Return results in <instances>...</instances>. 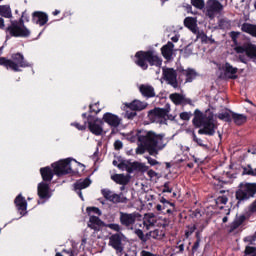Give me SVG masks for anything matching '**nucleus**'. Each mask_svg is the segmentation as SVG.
I'll list each match as a JSON object with an SVG mask.
<instances>
[{
	"label": "nucleus",
	"instance_id": "nucleus-1",
	"mask_svg": "<svg viewBox=\"0 0 256 256\" xmlns=\"http://www.w3.org/2000/svg\"><path fill=\"white\" fill-rule=\"evenodd\" d=\"M165 134H157L154 131L136 130L135 135L131 136L130 141H139L141 145H144L149 155H159V151L165 149L163 144Z\"/></svg>",
	"mask_w": 256,
	"mask_h": 256
},
{
	"label": "nucleus",
	"instance_id": "nucleus-2",
	"mask_svg": "<svg viewBox=\"0 0 256 256\" xmlns=\"http://www.w3.org/2000/svg\"><path fill=\"white\" fill-rule=\"evenodd\" d=\"M193 115L192 125L195 129H199L198 135H208V137H213V135H215V130L217 129L213 111L208 108L203 113L201 110L196 109Z\"/></svg>",
	"mask_w": 256,
	"mask_h": 256
},
{
	"label": "nucleus",
	"instance_id": "nucleus-3",
	"mask_svg": "<svg viewBox=\"0 0 256 256\" xmlns=\"http://www.w3.org/2000/svg\"><path fill=\"white\" fill-rule=\"evenodd\" d=\"M135 58L134 63L140 67V69H143V71H147L149 65L151 67H161V65H163V60L152 50L138 51L135 54Z\"/></svg>",
	"mask_w": 256,
	"mask_h": 256
},
{
	"label": "nucleus",
	"instance_id": "nucleus-4",
	"mask_svg": "<svg viewBox=\"0 0 256 256\" xmlns=\"http://www.w3.org/2000/svg\"><path fill=\"white\" fill-rule=\"evenodd\" d=\"M0 66L5 67V69H11L15 73H19L22 69L27 67H31V64L25 60V56L22 53H14L11 55V59H7L5 57H0Z\"/></svg>",
	"mask_w": 256,
	"mask_h": 256
},
{
	"label": "nucleus",
	"instance_id": "nucleus-5",
	"mask_svg": "<svg viewBox=\"0 0 256 256\" xmlns=\"http://www.w3.org/2000/svg\"><path fill=\"white\" fill-rule=\"evenodd\" d=\"M256 195V183H240L238 189L235 192V198L237 200V207L245 201H249Z\"/></svg>",
	"mask_w": 256,
	"mask_h": 256
},
{
	"label": "nucleus",
	"instance_id": "nucleus-6",
	"mask_svg": "<svg viewBox=\"0 0 256 256\" xmlns=\"http://www.w3.org/2000/svg\"><path fill=\"white\" fill-rule=\"evenodd\" d=\"M118 169H125L127 173H134V171H138L139 173H147L148 177L150 179H153V177H157V172H155L153 169L149 170V166L145 165L141 162H125L122 161L117 165Z\"/></svg>",
	"mask_w": 256,
	"mask_h": 256
},
{
	"label": "nucleus",
	"instance_id": "nucleus-7",
	"mask_svg": "<svg viewBox=\"0 0 256 256\" xmlns=\"http://www.w3.org/2000/svg\"><path fill=\"white\" fill-rule=\"evenodd\" d=\"M5 33H9L10 37H23L27 38L31 36V30L25 26V20L21 16L19 21H11V25L6 27Z\"/></svg>",
	"mask_w": 256,
	"mask_h": 256
},
{
	"label": "nucleus",
	"instance_id": "nucleus-8",
	"mask_svg": "<svg viewBox=\"0 0 256 256\" xmlns=\"http://www.w3.org/2000/svg\"><path fill=\"white\" fill-rule=\"evenodd\" d=\"M71 161H75V159L66 158L52 163L51 167L54 169V174L57 177H63L65 175H77V173H79V169H73V166H71Z\"/></svg>",
	"mask_w": 256,
	"mask_h": 256
},
{
	"label": "nucleus",
	"instance_id": "nucleus-9",
	"mask_svg": "<svg viewBox=\"0 0 256 256\" xmlns=\"http://www.w3.org/2000/svg\"><path fill=\"white\" fill-rule=\"evenodd\" d=\"M119 214L120 225H122V227H125L126 229H133V225H135V223H137V219L141 217V214H139L138 212H120Z\"/></svg>",
	"mask_w": 256,
	"mask_h": 256
},
{
	"label": "nucleus",
	"instance_id": "nucleus-10",
	"mask_svg": "<svg viewBox=\"0 0 256 256\" xmlns=\"http://www.w3.org/2000/svg\"><path fill=\"white\" fill-rule=\"evenodd\" d=\"M87 124L90 133L96 136L103 135V121L101 119L89 114L87 117Z\"/></svg>",
	"mask_w": 256,
	"mask_h": 256
},
{
	"label": "nucleus",
	"instance_id": "nucleus-11",
	"mask_svg": "<svg viewBox=\"0 0 256 256\" xmlns=\"http://www.w3.org/2000/svg\"><path fill=\"white\" fill-rule=\"evenodd\" d=\"M123 239H125V234L120 232L110 236L109 246L116 251L117 254L123 255L125 251V246L123 245Z\"/></svg>",
	"mask_w": 256,
	"mask_h": 256
},
{
	"label": "nucleus",
	"instance_id": "nucleus-12",
	"mask_svg": "<svg viewBox=\"0 0 256 256\" xmlns=\"http://www.w3.org/2000/svg\"><path fill=\"white\" fill-rule=\"evenodd\" d=\"M162 75L163 79L167 82L168 85L173 87V89H179V79H177V70L173 68H163Z\"/></svg>",
	"mask_w": 256,
	"mask_h": 256
},
{
	"label": "nucleus",
	"instance_id": "nucleus-13",
	"mask_svg": "<svg viewBox=\"0 0 256 256\" xmlns=\"http://www.w3.org/2000/svg\"><path fill=\"white\" fill-rule=\"evenodd\" d=\"M236 53H245L249 59H256V45L252 43H244L242 46L234 48Z\"/></svg>",
	"mask_w": 256,
	"mask_h": 256
},
{
	"label": "nucleus",
	"instance_id": "nucleus-14",
	"mask_svg": "<svg viewBox=\"0 0 256 256\" xmlns=\"http://www.w3.org/2000/svg\"><path fill=\"white\" fill-rule=\"evenodd\" d=\"M101 193L104 199L110 201V203H127V197H121V195L113 193L109 189H102Z\"/></svg>",
	"mask_w": 256,
	"mask_h": 256
},
{
	"label": "nucleus",
	"instance_id": "nucleus-15",
	"mask_svg": "<svg viewBox=\"0 0 256 256\" xmlns=\"http://www.w3.org/2000/svg\"><path fill=\"white\" fill-rule=\"evenodd\" d=\"M169 99L174 105H193V100L186 98L185 95L180 93L170 94Z\"/></svg>",
	"mask_w": 256,
	"mask_h": 256
},
{
	"label": "nucleus",
	"instance_id": "nucleus-16",
	"mask_svg": "<svg viewBox=\"0 0 256 256\" xmlns=\"http://www.w3.org/2000/svg\"><path fill=\"white\" fill-rule=\"evenodd\" d=\"M14 205L20 215H27V200L23 197V194H18L16 196L14 199Z\"/></svg>",
	"mask_w": 256,
	"mask_h": 256
},
{
	"label": "nucleus",
	"instance_id": "nucleus-17",
	"mask_svg": "<svg viewBox=\"0 0 256 256\" xmlns=\"http://www.w3.org/2000/svg\"><path fill=\"white\" fill-rule=\"evenodd\" d=\"M169 113V109L167 108H154L148 112V117L151 121H155V119H165Z\"/></svg>",
	"mask_w": 256,
	"mask_h": 256
},
{
	"label": "nucleus",
	"instance_id": "nucleus-18",
	"mask_svg": "<svg viewBox=\"0 0 256 256\" xmlns=\"http://www.w3.org/2000/svg\"><path fill=\"white\" fill-rule=\"evenodd\" d=\"M102 121L110 125V127H119V125H121V118L111 112H106L103 115Z\"/></svg>",
	"mask_w": 256,
	"mask_h": 256
},
{
	"label": "nucleus",
	"instance_id": "nucleus-19",
	"mask_svg": "<svg viewBox=\"0 0 256 256\" xmlns=\"http://www.w3.org/2000/svg\"><path fill=\"white\" fill-rule=\"evenodd\" d=\"M48 21H49V16L47 15V13L41 12V11L33 12L32 22L36 23V25L43 27L44 25H47Z\"/></svg>",
	"mask_w": 256,
	"mask_h": 256
},
{
	"label": "nucleus",
	"instance_id": "nucleus-20",
	"mask_svg": "<svg viewBox=\"0 0 256 256\" xmlns=\"http://www.w3.org/2000/svg\"><path fill=\"white\" fill-rule=\"evenodd\" d=\"M40 175L44 183H51V181H53V177L55 176V170L54 168L51 169L49 166L42 167L40 168Z\"/></svg>",
	"mask_w": 256,
	"mask_h": 256
},
{
	"label": "nucleus",
	"instance_id": "nucleus-21",
	"mask_svg": "<svg viewBox=\"0 0 256 256\" xmlns=\"http://www.w3.org/2000/svg\"><path fill=\"white\" fill-rule=\"evenodd\" d=\"M49 184L47 182H40L38 184V197L39 199H50L51 198V193L50 191Z\"/></svg>",
	"mask_w": 256,
	"mask_h": 256
},
{
	"label": "nucleus",
	"instance_id": "nucleus-22",
	"mask_svg": "<svg viewBox=\"0 0 256 256\" xmlns=\"http://www.w3.org/2000/svg\"><path fill=\"white\" fill-rule=\"evenodd\" d=\"M175 48V44L169 41L161 48L162 57L166 59V61H171L173 59V49Z\"/></svg>",
	"mask_w": 256,
	"mask_h": 256
},
{
	"label": "nucleus",
	"instance_id": "nucleus-23",
	"mask_svg": "<svg viewBox=\"0 0 256 256\" xmlns=\"http://www.w3.org/2000/svg\"><path fill=\"white\" fill-rule=\"evenodd\" d=\"M88 227L93 229V231H100L101 227H105V222L99 219L98 216H90Z\"/></svg>",
	"mask_w": 256,
	"mask_h": 256
},
{
	"label": "nucleus",
	"instance_id": "nucleus-24",
	"mask_svg": "<svg viewBox=\"0 0 256 256\" xmlns=\"http://www.w3.org/2000/svg\"><path fill=\"white\" fill-rule=\"evenodd\" d=\"M139 91L141 95L147 99H152V97H155V88H153L151 85L142 84L139 87Z\"/></svg>",
	"mask_w": 256,
	"mask_h": 256
},
{
	"label": "nucleus",
	"instance_id": "nucleus-25",
	"mask_svg": "<svg viewBox=\"0 0 256 256\" xmlns=\"http://www.w3.org/2000/svg\"><path fill=\"white\" fill-rule=\"evenodd\" d=\"M125 106L127 109H130V111H143L147 109V103L141 102V100H134L130 103H126Z\"/></svg>",
	"mask_w": 256,
	"mask_h": 256
},
{
	"label": "nucleus",
	"instance_id": "nucleus-26",
	"mask_svg": "<svg viewBox=\"0 0 256 256\" xmlns=\"http://www.w3.org/2000/svg\"><path fill=\"white\" fill-rule=\"evenodd\" d=\"M207 5L209 13H221L223 10V4L219 0H210Z\"/></svg>",
	"mask_w": 256,
	"mask_h": 256
},
{
	"label": "nucleus",
	"instance_id": "nucleus-27",
	"mask_svg": "<svg viewBox=\"0 0 256 256\" xmlns=\"http://www.w3.org/2000/svg\"><path fill=\"white\" fill-rule=\"evenodd\" d=\"M224 71L226 75H232L229 77V79H237V72L239 71V69L236 67H233L231 63L226 62L224 64Z\"/></svg>",
	"mask_w": 256,
	"mask_h": 256
},
{
	"label": "nucleus",
	"instance_id": "nucleus-28",
	"mask_svg": "<svg viewBox=\"0 0 256 256\" xmlns=\"http://www.w3.org/2000/svg\"><path fill=\"white\" fill-rule=\"evenodd\" d=\"M244 221H247V216H245V214L237 216L230 225V231H235L236 229H239V227L243 225Z\"/></svg>",
	"mask_w": 256,
	"mask_h": 256
},
{
	"label": "nucleus",
	"instance_id": "nucleus-29",
	"mask_svg": "<svg viewBox=\"0 0 256 256\" xmlns=\"http://www.w3.org/2000/svg\"><path fill=\"white\" fill-rule=\"evenodd\" d=\"M111 180L114 181V183H117V185L129 184V178L124 174H114L111 176Z\"/></svg>",
	"mask_w": 256,
	"mask_h": 256
},
{
	"label": "nucleus",
	"instance_id": "nucleus-30",
	"mask_svg": "<svg viewBox=\"0 0 256 256\" xmlns=\"http://www.w3.org/2000/svg\"><path fill=\"white\" fill-rule=\"evenodd\" d=\"M232 113V119L235 123V125H245L247 123V116L245 114H237L235 112H230Z\"/></svg>",
	"mask_w": 256,
	"mask_h": 256
},
{
	"label": "nucleus",
	"instance_id": "nucleus-31",
	"mask_svg": "<svg viewBox=\"0 0 256 256\" xmlns=\"http://www.w3.org/2000/svg\"><path fill=\"white\" fill-rule=\"evenodd\" d=\"M89 185H91V179L85 178L84 180H78L74 184V189H75V191H81L83 189H87V187H89Z\"/></svg>",
	"mask_w": 256,
	"mask_h": 256
},
{
	"label": "nucleus",
	"instance_id": "nucleus-32",
	"mask_svg": "<svg viewBox=\"0 0 256 256\" xmlns=\"http://www.w3.org/2000/svg\"><path fill=\"white\" fill-rule=\"evenodd\" d=\"M0 16L5 19H11L13 13L11 12V6L9 5H0Z\"/></svg>",
	"mask_w": 256,
	"mask_h": 256
},
{
	"label": "nucleus",
	"instance_id": "nucleus-33",
	"mask_svg": "<svg viewBox=\"0 0 256 256\" xmlns=\"http://www.w3.org/2000/svg\"><path fill=\"white\" fill-rule=\"evenodd\" d=\"M160 203H162V205L167 204V205H170V207H172V208H168L166 210V213H168L169 216L173 215V213H175V211H177V209L175 208V203L169 202V200L165 199V197H162L160 199Z\"/></svg>",
	"mask_w": 256,
	"mask_h": 256
},
{
	"label": "nucleus",
	"instance_id": "nucleus-34",
	"mask_svg": "<svg viewBox=\"0 0 256 256\" xmlns=\"http://www.w3.org/2000/svg\"><path fill=\"white\" fill-rule=\"evenodd\" d=\"M191 137H192V141L196 143L199 147H202L204 149H209V145L204 144L203 139L197 137V134L195 133V131H192Z\"/></svg>",
	"mask_w": 256,
	"mask_h": 256
},
{
	"label": "nucleus",
	"instance_id": "nucleus-35",
	"mask_svg": "<svg viewBox=\"0 0 256 256\" xmlns=\"http://www.w3.org/2000/svg\"><path fill=\"white\" fill-rule=\"evenodd\" d=\"M218 119H220V121H225V123H231L233 121V113H229V112H221L218 114Z\"/></svg>",
	"mask_w": 256,
	"mask_h": 256
},
{
	"label": "nucleus",
	"instance_id": "nucleus-36",
	"mask_svg": "<svg viewBox=\"0 0 256 256\" xmlns=\"http://www.w3.org/2000/svg\"><path fill=\"white\" fill-rule=\"evenodd\" d=\"M135 235L138 237V239L141 241V243H146L149 241V234H145L143 230L141 229H136L134 231Z\"/></svg>",
	"mask_w": 256,
	"mask_h": 256
},
{
	"label": "nucleus",
	"instance_id": "nucleus-37",
	"mask_svg": "<svg viewBox=\"0 0 256 256\" xmlns=\"http://www.w3.org/2000/svg\"><path fill=\"white\" fill-rule=\"evenodd\" d=\"M242 175H249L250 177H256V168H253L250 164L242 168Z\"/></svg>",
	"mask_w": 256,
	"mask_h": 256
},
{
	"label": "nucleus",
	"instance_id": "nucleus-38",
	"mask_svg": "<svg viewBox=\"0 0 256 256\" xmlns=\"http://www.w3.org/2000/svg\"><path fill=\"white\" fill-rule=\"evenodd\" d=\"M184 25L187 27V29H190L191 31H193V29H195V26L197 25V23L195 22V18L186 17L184 19Z\"/></svg>",
	"mask_w": 256,
	"mask_h": 256
},
{
	"label": "nucleus",
	"instance_id": "nucleus-39",
	"mask_svg": "<svg viewBox=\"0 0 256 256\" xmlns=\"http://www.w3.org/2000/svg\"><path fill=\"white\" fill-rule=\"evenodd\" d=\"M197 77V72L191 68L187 69L186 72V83H192L194 79Z\"/></svg>",
	"mask_w": 256,
	"mask_h": 256
},
{
	"label": "nucleus",
	"instance_id": "nucleus-40",
	"mask_svg": "<svg viewBox=\"0 0 256 256\" xmlns=\"http://www.w3.org/2000/svg\"><path fill=\"white\" fill-rule=\"evenodd\" d=\"M86 212L88 213V215H91V213H94L95 215H98V217H101V215H102L101 209H99L95 206L87 207Z\"/></svg>",
	"mask_w": 256,
	"mask_h": 256
},
{
	"label": "nucleus",
	"instance_id": "nucleus-41",
	"mask_svg": "<svg viewBox=\"0 0 256 256\" xmlns=\"http://www.w3.org/2000/svg\"><path fill=\"white\" fill-rule=\"evenodd\" d=\"M191 5L196 9H205V0H191Z\"/></svg>",
	"mask_w": 256,
	"mask_h": 256
},
{
	"label": "nucleus",
	"instance_id": "nucleus-42",
	"mask_svg": "<svg viewBox=\"0 0 256 256\" xmlns=\"http://www.w3.org/2000/svg\"><path fill=\"white\" fill-rule=\"evenodd\" d=\"M245 256H256V247L255 246H246L244 250Z\"/></svg>",
	"mask_w": 256,
	"mask_h": 256
},
{
	"label": "nucleus",
	"instance_id": "nucleus-43",
	"mask_svg": "<svg viewBox=\"0 0 256 256\" xmlns=\"http://www.w3.org/2000/svg\"><path fill=\"white\" fill-rule=\"evenodd\" d=\"M89 113H95V115L101 113L99 103H94L89 105Z\"/></svg>",
	"mask_w": 256,
	"mask_h": 256
},
{
	"label": "nucleus",
	"instance_id": "nucleus-44",
	"mask_svg": "<svg viewBox=\"0 0 256 256\" xmlns=\"http://www.w3.org/2000/svg\"><path fill=\"white\" fill-rule=\"evenodd\" d=\"M178 73V83H183V78H187V70L180 68L176 71Z\"/></svg>",
	"mask_w": 256,
	"mask_h": 256
},
{
	"label": "nucleus",
	"instance_id": "nucleus-45",
	"mask_svg": "<svg viewBox=\"0 0 256 256\" xmlns=\"http://www.w3.org/2000/svg\"><path fill=\"white\" fill-rule=\"evenodd\" d=\"M135 117H137V111H135V110H127L125 112V119L133 121V119H135Z\"/></svg>",
	"mask_w": 256,
	"mask_h": 256
},
{
	"label": "nucleus",
	"instance_id": "nucleus-46",
	"mask_svg": "<svg viewBox=\"0 0 256 256\" xmlns=\"http://www.w3.org/2000/svg\"><path fill=\"white\" fill-rule=\"evenodd\" d=\"M71 126L78 129V131H85L87 129V120L84 122L83 125H81L78 122H73V123H71Z\"/></svg>",
	"mask_w": 256,
	"mask_h": 256
},
{
	"label": "nucleus",
	"instance_id": "nucleus-47",
	"mask_svg": "<svg viewBox=\"0 0 256 256\" xmlns=\"http://www.w3.org/2000/svg\"><path fill=\"white\" fill-rule=\"evenodd\" d=\"M107 227L112 231H116V233H121V231H123V228H121V225L119 224L111 223V224H107Z\"/></svg>",
	"mask_w": 256,
	"mask_h": 256
},
{
	"label": "nucleus",
	"instance_id": "nucleus-48",
	"mask_svg": "<svg viewBox=\"0 0 256 256\" xmlns=\"http://www.w3.org/2000/svg\"><path fill=\"white\" fill-rule=\"evenodd\" d=\"M218 26L220 27V29H229L231 23H229V21L226 19H220L218 22Z\"/></svg>",
	"mask_w": 256,
	"mask_h": 256
},
{
	"label": "nucleus",
	"instance_id": "nucleus-49",
	"mask_svg": "<svg viewBox=\"0 0 256 256\" xmlns=\"http://www.w3.org/2000/svg\"><path fill=\"white\" fill-rule=\"evenodd\" d=\"M199 247H201V240H196L191 249V255L194 256L197 251H199Z\"/></svg>",
	"mask_w": 256,
	"mask_h": 256
},
{
	"label": "nucleus",
	"instance_id": "nucleus-50",
	"mask_svg": "<svg viewBox=\"0 0 256 256\" xmlns=\"http://www.w3.org/2000/svg\"><path fill=\"white\" fill-rule=\"evenodd\" d=\"M191 117H193V113H191V112L180 113V119H182V121H189V119H191Z\"/></svg>",
	"mask_w": 256,
	"mask_h": 256
},
{
	"label": "nucleus",
	"instance_id": "nucleus-51",
	"mask_svg": "<svg viewBox=\"0 0 256 256\" xmlns=\"http://www.w3.org/2000/svg\"><path fill=\"white\" fill-rule=\"evenodd\" d=\"M74 163L76 164L77 168L75 169H78L79 170V173H76V175H80V173H83L85 171V165L84 164H81V162H78L77 160H73Z\"/></svg>",
	"mask_w": 256,
	"mask_h": 256
},
{
	"label": "nucleus",
	"instance_id": "nucleus-52",
	"mask_svg": "<svg viewBox=\"0 0 256 256\" xmlns=\"http://www.w3.org/2000/svg\"><path fill=\"white\" fill-rule=\"evenodd\" d=\"M189 230L185 231V237L186 239H189V237H191L192 233H195V231L197 230V226L193 225L191 227H188Z\"/></svg>",
	"mask_w": 256,
	"mask_h": 256
},
{
	"label": "nucleus",
	"instance_id": "nucleus-53",
	"mask_svg": "<svg viewBox=\"0 0 256 256\" xmlns=\"http://www.w3.org/2000/svg\"><path fill=\"white\" fill-rule=\"evenodd\" d=\"M169 185H171V182L164 183L162 193H173V188L169 187Z\"/></svg>",
	"mask_w": 256,
	"mask_h": 256
},
{
	"label": "nucleus",
	"instance_id": "nucleus-54",
	"mask_svg": "<svg viewBox=\"0 0 256 256\" xmlns=\"http://www.w3.org/2000/svg\"><path fill=\"white\" fill-rule=\"evenodd\" d=\"M239 35H241L240 32H236V31L230 32V37H231L233 43H237V39H239Z\"/></svg>",
	"mask_w": 256,
	"mask_h": 256
},
{
	"label": "nucleus",
	"instance_id": "nucleus-55",
	"mask_svg": "<svg viewBox=\"0 0 256 256\" xmlns=\"http://www.w3.org/2000/svg\"><path fill=\"white\" fill-rule=\"evenodd\" d=\"M114 149L116 151H121V149H123V142L121 140H116L114 142Z\"/></svg>",
	"mask_w": 256,
	"mask_h": 256
},
{
	"label": "nucleus",
	"instance_id": "nucleus-56",
	"mask_svg": "<svg viewBox=\"0 0 256 256\" xmlns=\"http://www.w3.org/2000/svg\"><path fill=\"white\" fill-rule=\"evenodd\" d=\"M145 151H147V148L143 144H141L140 146H138L136 148L137 155H143V153H145Z\"/></svg>",
	"mask_w": 256,
	"mask_h": 256
},
{
	"label": "nucleus",
	"instance_id": "nucleus-57",
	"mask_svg": "<svg viewBox=\"0 0 256 256\" xmlns=\"http://www.w3.org/2000/svg\"><path fill=\"white\" fill-rule=\"evenodd\" d=\"M146 159H147L149 165H151V167H155V165H159V161L151 158V156H147Z\"/></svg>",
	"mask_w": 256,
	"mask_h": 256
},
{
	"label": "nucleus",
	"instance_id": "nucleus-58",
	"mask_svg": "<svg viewBox=\"0 0 256 256\" xmlns=\"http://www.w3.org/2000/svg\"><path fill=\"white\" fill-rule=\"evenodd\" d=\"M155 209H156V211H158V213H161L162 215H169V212L163 211L162 204H157Z\"/></svg>",
	"mask_w": 256,
	"mask_h": 256
},
{
	"label": "nucleus",
	"instance_id": "nucleus-59",
	"mask_svg": "<svg viewBox=\"0 0 256 256\" xmlns=\"http://www.w3.org/2000/svg\"><path fill=\"white\" fill-rule=\"evenodd\" d=\"M140 256H157V254H153V253H151V252H149V251L142 250V251L140 252Z\"/></svg>",
	"mask_w": 256,
	"mask_h": 256
},
{
	"label": "nucleus",
	"instance_id": "nucleus-60",
	"mask_svg": "<svg viewBox=\"0 0 256 256\" xmlns=\"http://www.w3.org/2000/svg\"><path fill=\"white\" fill-rule=\"evenodd\" d=\"M170 223H171V220H169V218H164L163 223H162V227L164 229H166V227H169Z\"/></svg>",
	"mask_w": 256,
	"mask_h": 256
},
{
	"label": "nucleus",
	"instance_id": "nucleus-61",
	"mask_svg": "<svg viewBox=\"0 0 256 256\" xmlns=\"http://www.w3.org/2000/svg\"><path fill=\"white\" fill-rule=\"evenodd\" d=\"M21 17L26 21V23H29V14H27V11H24Z\"/></svg>",
	"mask_w": 256,
	"mask_h": 256
},
{
	"label": "nucleus",
	"instance_id": "nucleus-62",
	"mask_svg": "<svg viewBox=\"0 0 256 256\" xmlns=\"http://www.w3.org/2000/svg\"><path fill=\"white\" fill-rule=\"evenodd\" d=\"M238 59L240 63H244V65H247V59H245V56L240 55Z\"/></svg>",
	"mask_w": 256,
	"mask_h": 256
},
{
	"label": "nucleus",
	"instance_id": "nucleus-63",
	"mask_svg": "<svg viewBox=\"0 0 256 256\" xmlns=\"http://www.w3.org/2000/svg\"><path fill=\"white\" fill-rule=\"evenodd\" d=\"M0 29H4L6 30L7 28H5V20L3 18L0 17Z\"/></svg>",
	"mask_w": 256,
	"mask_h": 256
},
{
	"label": "nucleus",
	"instance_id": "nucleus-64",
	"mask_svg": "<svg viewBox=\"0 0 256 256\" xmlns=\"http://www.w3.org/2000/svg\"><path fill=\"white\" fill-rule=\"evenodd\" d=\"M195 238H196V241H201V231H197L195 233Z\"/></svg>",
	"mask_w": 256,
	"mask_h": 256
}]
</instances>
